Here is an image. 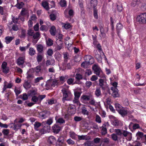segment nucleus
<instances>
[{
  "label": "nucleus",
  "instance_id": "1",
  "mask_svg": "<svg viewBox=\"0 0 146 146\" xmlns=\"http://www.w3.org/2000/svg\"><path fill=\"white\" fill-rule=\"evenodd\" d=\"M115 132L116 133V134L117 135L119 136L120 137H122L123 136L124 137H126L129 135L130 136V139L129 141H130L131 139V134L130 132H128L126 130H121L119 129H115Z\"/></svg>",
  "mask_w": 146,
  "mask_h": 146
},
{
  "label": "nucleus",
  "instance_id": "2",
  "mask_svg": "<svg viewBox=\"0 0 146 146\" xmlns=\"http://www.w3.org/2000/svg\"><path fill=\"white\" fill-rule=\"evenodd\" d=\"M61 91L63 94L62 101L63 103H64L66 100H70L72 96L71 92L65 88H63Z\"/></svg>",
  "mask_w": 146,
  "mask_h": 146
},
{
  "label": "nucleus",
  "instance_id": "3",
  "mask_svg": "<svg viewBox=\"0 0 146 146\" xmlns=\"http://www.w3.org/2000/svg\"><path fill=\"white\" fill-rule=\"evenodd\" d=\"M92 69L94 71V73L99 77L101 78L105 77L104 74L103 73L100 68L97 65H94L92 67Z\"/></svg>",
  "mask_w": 146,
  "mask_h": 146
},
{
  "label": "nucleus",
  "instance_id": "4",
  "mask_svg": "<svg viewBox=\"0 0 146 146\" xmlns=\"http://www.w3.org/2000/svg\"><path fill=\"white\" fill-rule=\"evenodd\" d=\"M136 20L139 23L146 24V13H142L138 15Z\"/></svg>",
  "mask_w": 146,
  "mask_h": 146
},
{
  "label": "nucleus",
  "instance_id": "5",
  "mask_svg": "<svg viewBox=\"0 0 146 146\" xmlns=\"http://www.w3.org/2000/svg\"><path fill=\"white\" fill-rule=\"evenodd\" d=\"M92 96V95L91 94H90L89 95H83L80 98V100L84 104H88V101L90 100Z\"/></svg>",
  "mask_w": 146,
  "mask_h": 146
},
{
  "label": "nucleus",
  "instance_id": "6",
  "mask_svg": "<svg viewBox=\"0 0 146 146\" xmlns=\"http://www.w3.org/2000/svg\"><path fill=\"white\" fill-rule=\"evenodd\" d=\"M110 89L112 92L111 96L113 98H115L120 96V95L119 94V90L117 88L111 87Z\"/></svg>",
  "mask_w": 146,
  "mask_h": 146
},
{
  "label": "nucleus",
  "instance_id": "7",
  "mask_svg": "<svg viewBox=\"0 0 146 146\" xmlns=\"http://www.w3.org/2000/svg\"><path fill=\"white\" fill-rule=\"evenodd\" d=\"M64 144V138L62 136L59 137L56 143V146H62Z\"/></svg>",
  "mask_w": 146,
  "mask_h": 146
},
{
  "label": "nucleus",
  "instance_id": "8",
  "mask_svg": "<svg viewBox=\"0 0 146 146\" xmlns=\"http://www.w3.org/2000/svg\"><path fill=\"white\" fill-rule=\"evenodd\" d=\"M58 15V13L57 11H53L49 15L50 19L52 21H54L56 19Z\"/></svg>",
  "mask_w": 146,
  "mask_h": 146
},
{
  "label": "nucleus",
  "instance_id": "9",
  "mask_svg": "<svg viewBox=\"0 0 146 146\" xmlns=\"http://www.w3.org/2000/svg\"><path fill=\"white\" fill-rule=\"evenodd\" d=\"M50 114V113L49 111L44 110L41 112H40L39 114L40 117L44 119L47 117Z\"/></svg>",
  "mask_w": 146,
  "mask_h": 146
},
{
  "label": "nucleus",
  "instance_id": "10",
  "mask_svg": "<svg viewBox=\"0 0 146 146\" xmlns=\"http://www.w3.org/2000/svg\"><path fill=\"white\" fill-rule=\"evenodd\" d=\"M84 60L90 63V64H92L94 62V58L91 55H86L84 58Z\"/></svg>",
  "mask_w": 146,
  "mask_h": 146
},
{
  "label": "nucleus",
  "instance_id": "11",
  "mask_svg": "<svg viewBox=\"0 0 146 146\" xmlns=\"http://www.w3.org/2000/svg\"><path fill=\"white\" fill-rule=\"evenodd\" d=\"M53 131L56 133H58L60 130V127L56 123L53 125L52 127Z\"/></svg>",
  "mask_w": 146,
  "mask_h": 146
},
{
  "label": "nucleus",
  "instance_id": "12",
  "mask_svg": "<svg viewBox=\"0 0 146 146\" xmlns=\"http://www.w3.org/2000/svg\"><path fill=\"white\" fill-rule=\"evenodd\" d=\"M33 42L36 43L39 38V37L40 36V33L38 32H36L34 34H33Z\"/></svg>",
  "mask_w": 146,
  "mask_h": 146
},
{
  "label": "nucleus",
  "instance_id": "13",
  "mask_svg": "<svg viewBox=\"0 0 146 146\" xmlns=\"http://www.w3.org/2000/svg\"><path fill=\"white\" fill-rule=\"evenodd\" d=\"M25 59V58L24 57H19L17 60V64L19 66L23 64L24 63Z\"/></svg>",
  "mask_w": 146,
  "mask_h": 146
},
{
  "label": "nucleus",
  "instance_id": "14",
  "mask_svg": "<svg viewBox=\"0 0 146 146\" xmlns=\"http://www.w3.org/2000/svg\"><path fill=\"white\" fill-rule=\"evenodd\" d=\"M94 52L95 54L94 56L95 58L97 59L98 62H101L102 61V59L101 54L98 53V52L97 50L95 51H94Z\"/></svg>",
  "mask_w": 146,
  "mask_h": 146
},
{
  "label": "nucleus",
  "instance_id": "15",
  "mask_svg": "<svg viewBox=\"0 0 146 146\" xmlns=\"http://www.w3.org/2000/svg\"><path fill=\"white\" fill-rule=\"evenodd\" d=\"M122 28L123 26L121 23H118L117 24L116 27L117 32L118 35L119 37H120L119 33L120 32V31Z\"/></svg>",
  "mask_w": 146,
  "mask_h": 146
},
{
  "label": "nucleus",
  "instance_id": "16",
  "mask_svg": "<svg viewBox=\"0 0 146 146\" xmlns=\"http://www.w3.org/2000/svg\"><path fill=\"white\" fill-rule=\"evenodd\" d=\"M106 125L105 124H103L102 126V129L101 133L102 135H105L107 133V129L105 127Z\"/></svg>",
  "mask_w": 146,
  "mask_h": 146
},
{
  "label": "nucleus",
  "instance_id": "17",
  "mask_svg": "<svg viewBox=\"0 0 146 146\" xmlns=\"http://www.w3.org/2000/svg\"><path fill=\"white\" fill-rule=\"evenodd\" d=\"M59 42L60 43L59 44H57L55 48V50H59L63 48L62 44L63 43L62 40H59Z\"/></svg>",
  "mask_w": 146,
  "mask_h": 146
},
{
  "label": "nucleus",
  "instance_id": "18",
  "mask_svg": "<svg viewBox=\"0 0 146 146\" xmlns=\"http://www.w3.org/2000/svg\"><path fill=\"white\" fill-rule=\"evenodd\" d=\"M44 58V55L42 54H41L39 53L37 54L36 59L37 62L39 63Z\"/></svg>",
  "mask_w": 146,
  "mask_h": 146
},
{
  "label": "nucleus",
  "instance_id": "19",
  "mask_svg": "<svg viewBox=\"0 0 146 146\" xmlns=\"http://www.w3.org/2000/svg\"><path fill=\"white\" fill-rule=\"evenodd\" d=\"M36 46L38 52L39 53H42L43 50V46L41 44H37Z\"/></svg>",
  "mask_w": 146,
  "mask_h": 146
},
{
  "label": "nucleus",
  "instance_id": "20",
  "mask_svg": "<svg viewBox=\"0 0 146 146\" xmlns=\"http://www.w3.org/2000/svg\"><path fill=\"white\" fill-rule=\"evenodd\" d=\"M42 6L46 10L48 11L49 9V7L48 3L46 1H44L42 2Z\"/></svg>",
  "mask_w": 146,
  "mask_h": 146
},
{
  "label": "nucleus",
  "instance_id": "21",
  "mask_svg": "<svg viewBox=\"0 0 146 146\" xmlns=\"http://www.w3.org/2000/svg\"><path fill=\"white\" fill-rule=\"evenodd\" d=\"M70 137L72 139L76 140H78V135L76 134L74 132H70Z\"/></svg>",
  "mask_w": 146,
  "mask_h": 146
},
{
  "label": "nucleus",
  "instance_id": "22",
  "mask_svg": "<svg viewBox=\"0 0 146 146\" xmlns=\"http://www.w3.org/2000/svg\"><path fill=\"white\" fill-rule=\"evenodd\" d=\"M14 38V36H7L5 38V42L7 44L10 43Z\"/></svg>",
  "mask_w": 146,
  "mask_h": 146
},
{
  "label": "nucleus",
  "instance_id": "23",
  "mask_svg": "<svg viewBox=\"0 0 146 146\" xmlns=\"http://www.w3.org/2000/svg\"><path fill=\"white\" fill-rule=\"evenodd\" d=\"M56 141V139L53 136H50L48 139V142L50 144H52Z\"/></svg>",
  "mask_w": 146,
  "mask_h": 146
},
{
  "label": "nucleus",
  "instance_id": "24",
  "mask_svg": "<svg viewBox=\"0 0 146 146\" xmlns=\"http://www.w3.org/2000/svg\"><path fill=\"white\" fill-rule=\"evenodd\" d=\"M56 29L55 26H53L50 28V32L51 35L52 36H55L56 34Z\"/></svg>",
  "mask_w": 146,
  "mask_h": 146
},
{
  "label": "nucleus",
  "instance_id": "25",
  "mask_svg": "<svg viewBox=\"0 0 146 146\" xmlns=\"http://www.w3.org/2000/svg\"><path fill=\"white\" fill-rule=\"evenodd\" d=\"M95 94L97 97H99L101 96L102 94L101 90L99 88H97L95 92Z\"/></svg>",
  "mask_w": 146,
  "mask_h": 146
},
{
  "label": "nucleus",
  "instance_id": "26",
  "mask_svg": "<svg viewBox=\"0 0 146 146\" xmlns=\"http://www.w3.org/2000/svg\"><path fill=\"white\" fill-rule=\"evenodd\" d=\"M97 0H91L90 1L91 6L94 9L96 8L95 7L97 5L98 3Z\"/></svg>",
  "mask_w": 146,
  "mask_h": 146
},
{
  "label": "nucleus",
  "instance_id": "27",
  "mask_svg": "<svg viewBox=\"0 0 146 146\" xmlns=\"http://www.w3.org/2000/svg\"><path fill=\"white\" fill-rule=\"evenodd\" d=\"M118 113L123 117L125 116L127 114V111L123 109H121L118 111Z\"/></svg>",
  "mask_w": 146,
  "mask_h": 146
},
{
  "label": "nucleus",
  "instance_id": "28",
  "mask_svg": "<svg viewBox=\"0 0 146 146\" xmlns=\"http://www.w3.org/2000/svg\"><path fill=\"white\" fill-rule=\"evenodd\" d=\"M23 86L26 89L29 88L31 86L30 82H29L28 81H25L23 84Z\"/></svg>",
  "mask_w": 146,
  "mask_h": 146
},
{
  "label": "nucleus",
  "instance_id": "29",
  "mask_svg": "<svg viewBox=\"0 0 146 146\" xmlns=\"http://www.w3.org/2000/svg\"><path fill=\"white\" fill-rule=\"evenodd\" d=\"M74 99L75 100H77L79 98L81 95V93L78 91H75L74 92Z\"/></svg>",
  "mask_w": 146,
  "mask_h": 146
},
{
  "label": "nucleus",
  "instance_id": "30",
  "mask_svg": "<svg viewBox=\"0 0 146 146\" xmlns=\"http://www.w3.org/2000/svg\"><path fill=\"white\" fill-rule=\"evenodd\" d=\"M34 125L35 129L38 131V128L41 126V124L38 121H36L35 122Z\"/></svg>",
  "mask_w": 146,
  "mask_h": 146
},
{
  "label": "nucleus",
  "instance_id": "31",
  "mask_svg": "<svg viewBox=\"0 0 146 146\" xmlns=\"http://www.w3.org/2000/svg\"><path fill=\"white\" fill-rule=\"evenodd\" d=\"M37 91V90H31L29 91L28 93V95L29 96H31L32 97L36 94Z\"/></svg>",
  "mask_w": 146,
  "mask_h": 146
},
{
  "label": "nucleus",
  "instance_id": "32",
  "mask_svg": "<svg viewBox=\"0 0 146 146\" xmlns=\"http://www.w3.org/2000/svg\"><path fill=\"white\" fill-rule=\"evenodd\" d=\"M54 57L56 60L59 61L61 60V55L58 52H56L54 54Z\"/></svg>",
  "mask_w": 146,
  "mask_h": 146
},
{
  "label": "nucleus",
  "instance_id": "33",
  "mask_svg": "<svg viewBox=\"0 0 146 146\" xmlns=\"http://www.w3.org/2000/svg\"><path fill=\"white\" fill-rule=\"evenodd\" d=\"M35 50L33 48H30L29 53L30 55L31 56L34 55L35 54Z\"/></svg>",
  "mask_w": 146,
  "mask_h": 146
},
{
  "label": "nucleus",
  "instance_id": "34",
  "mask_svg": "<svg viewBox=\"0 0 146 146\" xmlns=\"http://www.w3.org/2000/svg\"><path fill=\"white\" fill-rule=\"evenodd\" d=\"M67 79L68 80H67V82L69 85H73L76 83H77L76 82H75L73 83V82L74 81V78H70Z\"/></svg>",
  "mask_w": 146,
  "mask_h": 146
},
{
  "label": "nucleus",
  "instance_id": "35",
  "mask_svg": "<svg viewBox=\"0 0 146 146\" xmlns=\"http://www.w3.org/2000/svg\"><path fill=\"white\" fill-rule=\"evenodd\" d=\"M140 0H134L131 3V6L133 7H135L136 5L140 3Z\"/></svg>",
  "mask_w": 146,
  "mask_h": 146
},
{
  "label": "nucleus",
  "instance_id": "36",
  "mask_svg": "<svg viewBox=\"0 0 146 146\" xmlns=\"http://www.w3.org/2000/svg\"><path fill=\"white\" fill-rule=\"evenodd\" d=\"M90 64V63L86 61L83 62L81 64V67L84 68H86Z\"/></svg>",
  "mask_w": 146,
  "mask_h": 146
},
{
  "label": "nucleus",
  "instance_id": "37",
  "mask_svg": "<svg viewBox=\"0 0 146 146\" xmlns=\"http://www.w3.org/2000/svg\"><path fill=\"white\" fill-rule=\"evenodd\" d=\"M136 136L137 137V139L139 140L140 138H142L143 136V133L142 132L138 131L136 134Z\"/></svg>",
  "mask_w": 146,
  "mask_h": 146
},
{
  "label": "nucleus",
  "instance_id": "38",
  "mask_svg": "<svg viewBox=\"0 0 146 146\" xmlns=\"http://www.w3.org/2000/svg\"><path fill=\"white\" fill-rule=\"evenodd\" d=\"M82 113L84 115H88L89 114V112L86 109L85 107H83L82 109Z\"/></svg>",
  "mask_w": 146,
  "mask_h": 146
},
{
  "label": "nucleus",
  "instance_id": "39",
  "mask_svg": "<svg viewBox=\"0 0 146 146\" xmlns=\"http://www.w3.org/2000/svg\"><path fill=\"white\" fill-rule=\"evenodd\" d=\"M60 5L62 7L66 6V3L65 0H61L59 3Z\"/></svg>",
  "mask_w": 146,
  "mask_h": 146
},
{
  "label": "nucleus",
  "instance_id": "40",
  "mask_svg": "<svg viewBox=\"0 0 146 146\" xmlns=\"http://www.w3.org/2000/svg\"><path fill=\"white\" fill-rule=\"evenodd\" d=\"M89 101L88 104H90V105L94 106H95L96 105L95 101L94 99L93 98V97L91 98Z\"/></svg>",
  "mask_w": 146,
  "mask_h": 146
},
{
  "label": "nucleus",
  "instance_id": "41",
  "mask_svg": "<svg viewBox=\"0 0 146 146\" xmlns=\"http://www.w3.org/2000/svg\"><path fill=\"white\" fill-rule=\"evenodd\" d=\"M58 85V82L57 80H56L52 79V81L51 84V86L55 87V86H57Z\"/></svg>",
  "mask_w": 146,
  "mask_h": 146
},
{
  "label": "nucleus",
  "instance_id": "42",
  "mask_svg": "<svg viewBox=\"0 0 146 146\" xmlns=\"http://www.w3.org/2000/svg\"><path fill=\"white\" fill-rule=\"evenodd\" d=\"M31 100L35 104L38 102V98L35 96H33L32 97Z\"/></svg>",
  "mask_w": 146,
  "mask_h": 146
},
{
  "label": "nucleus",
  "instance_id": "43",
  "mask_svg": "<svg viewBox=\"0 0 146 146\" xmlns=\"http://www.w3.org/2000/svg\"><path fill=\"white\" fill-rule=\"evenodd\" d=\"M28 13L27 11L25 8H23L20 14L22 16H25Z\"/></svg>",
  "mask_w": 146,
  "mask_h": 146
},
{
  "label": "nucleus",
  "instance_id": "44",
  "mask_svg": "<svg viewBox=\"0 0 146 146\" xmlns=\"http://www.w3.org/2000/svg\"><path fill=\"white\" fill-rule=\"evenodd\" d=\"M68 77L67 76H61L60 78V80L61 82H64L66 80H67Z\"/></svg>",
  "mask_w": 146,
  "mask_h": 146
},
{
  "label": "nucleus",
  "instance_id": "45",
  "mask_svg": "<svg viewBox=\"0 0 146 146\" xmlns=\"http://www.w3.org/2000/svg\"><path fill=\"white\" fill-rule=\"evenodd\" d=\"M115 107L116 110L118 111L122 108V106L118 103H116L115 104Z\"/></svg>",
  "mask_w": 146,
  "mask_h": 146
},
{
  "label": "nucleus",
  "instance_id": "46",
  "mask_svg": "<svg viewBox=\"0 0 146 146\" xmlns=\"http://www.w3.org/2000/svg\"><path fill=\"white\" fill-rule=\"evenodd\" d=\"M56 123L61 124L65 123V120L62 118H58L56 121Z\"/></svg>",
  "mask_w": 146,
  "mask_h": 146
},
{
  "label": "nucleus",
  "instance_id": "47",
  "mask_svg": "<svg viewBox=\"0 0 146 146\" xmlns=\"http://www.w3.org/2000/svg\"><path fill=\"white\" fill-rule=\"evenodd\" d=\"M111 138L114 141H116L117 140L118 137L117 135L115 133H113L111 135Z\"/></svg>",
  "mask_w": 146,
  "mask_h": 146
},
{
  "label": "nucleus",
  "instance_id": "48",
  "mask_svg": "<svg viewBox=\"0 0 146 146\" xmlns=\"http://www.w3.org/2000/svg\"><path fill=\"white\" fill-rule=\"evenodd\" d=\"M94 18L97 19L98 17V12L97 9L96 8L94 9Z\"/></svg>",
  "mask_w": 146,
  "mask_h": 146
},
{
  "label": "nucleus",
  "instance_id": "49",
  "mask_svg": "<svg viewBox=\"0 0 146 146\" xmlns=\"http://www.w3.org/2000/svg\"><path fill=\"white\" fill-rule=\"evenodd\" d=\"M86 136L82 135L81 136L78 135V140H87V139L86 137Z\"/></svg>",
  "mask_w": 146,
  "mask_h": 146
},
{
  "label": "nucleus",
  "instance_id": "50",
  "mask_svg": "<svg viewBox=\"0 0 146 146\" xmlns=\"http://www.w3.org/2000/svg\"><path fill=\"white\" fill-rule=\"evenodd\" d=\"M34 31L31 29H29L27 31V35L29 36H31L34 34Z\"/></svg>",
  "mask_w": 146,
  "mask_h": 146
},
{
  "label": "nucleus",
  "instance_id": "51",
  "mask_svg": "<svg viewBox=\"0 0 146 146\" xmlns=\"http://www.w3.org/2000/svg\"><path fill=\"white\" fill-rule=\"evenodd\" d=\"M75 78L77 80H79L82 79L83 77L82 75L76 73V74Z\"/></svg>",
  "mask_w": 146,
  "mask_h": 146
},
{
  "label": "nucleus",
  "instance_id": "52",
  "mask_svg": "<svg viewBox=\"0 0 146 146\" xmlns=\"http://www.w3.org/2000/svg\"><path fill=\"white\" fill-rule=\"evenodd\" d=\"M101 142L106 144H108L109 143V139L108 138H105L102 139Z\"/></svg>",
  "mask_w": 146,
  "mask_h": 146
},
{
  "label": "nucleus",
  "instance_id": "53",
  "mask_svg": "<svg viewBox=\"0 0 146 146\" xmlns=\"http://www.w3.org/2000/svg\"><path fill=\"white\" fill-rule=\"evenodd\" d=\"M78 4L81 10L83 11L84 10V6L82 0H79Z\"/></svg>",
  "mask_w": 146,
  "mask_h": 146
},
{
  "label": "nucleus",
  "instance_id": "54",
  "mask_svg": "<svg viewBox=\"0 0 146 146\" xmlns=\"http://www.w3.org/2000/svg\"><path fill=\"white\" fill-rule=\"evenodd\" d=\"M132 127L133 129L134 130L140 128V127L139 124L137 123L133 124L132 126Z\"/></svg>",
  "mask_w": 146,
  "mask_h": 146
},
{
  "label": "nucleus",
  "instance_id": "55",
  "mask_svg": "<svg viewBox=\"0 0 146 146\" xmlns=\"http://www.w3.org/2000/svg\"><path fill=\"white\" fill-rule=\"evenodd\" d=\"M66 142L69 145H73L75 143V142L70 138L67 140Z\"/></svg>",
  "mask_w": 146,
  "mask_h": 146
},
{
  "label": "nucleus",
  "instance_id": "56",
  "mask_svg": "<svg viewBox=\"0 0 146 146\" xmlns=\"http://www.w3.org/2000/svg\"><path fill=\"white\" fill-rule=\"evenodd\" d=\"M46 44L48 45L51 46L53 44V41L51 39L49 38L46 41Z\"/></svg>",
  "mask_w": 146,
  "mask_h": 146
},
{
  "label": "nucleus",
  "instance_id": "57",
  "mask_svg": "<svg viewBox=\"0 0 146 146\" xmlns=\"http://www.w3.org/2000/svg\"><path fill=\"white\" fill-rule=\"evenodd\" d=\"M52 79H50L47 80L46 82V86H51Z\"/></svg>",
  "mask_w": 146,
  "mask_h": 146
},
{
  "label": "nucleus",
  "instance_id": "58",
  "mask_svg": "<svg viewBox=\"0 0 146 146\" xmlns=\"http://www.w3.org/2000/svg\"><path fill=\"white\" fill-rule=\"evenodd\" d=\"M26 30L25 29H22L21 33V34L20 36L21 38H24L25 36Z\"/></svg>",
  "mask_w": 146,
  "mask_h": 146
},
{
  "label": "nucleus",
  "instance_id": "59",
  "mask_svg": "<svg viewBox=\"0 0 146 146\" xmlns=\"http://www.w3.org/2000/svg\"><path fill=\"white\" fill-rule=\"evenodd\" d=\"M35 71L36 73L38 74L39 72L41 70V66L40 65L37 66L35 68Z\"/></svg>",
  "mask_w": 146,
  "mask_h": 146
},
{
  "label": "nucleus",
  "instance_id": "60",
  "mask_svg": "<svg viewBox=\"0 0 146 146\" xmlns=\"http://www.w3.org/2000/svg\"><path fill=\"white\" fill-rule=\"evenodd\" d=\"M14 91L15 92L16 95L17 96L21 92L19 89L17 88L16 87H15Z\"/></svg>",
  "mask_w": 146,
  "mask_h": 146
},
{
  "label": "nucleus",
  "instance_id": "61",
  "mask_svg": "<svg viewBox=\"0 0 146 146\" xmlns=\"http://www.w3.org/2000/svg\"><path fill=\"white\" fill-rule=\"evenodd\" d=\"M47 54L50 56H52L53 53V51L52 49L50 48L49 49L47 52Z\"/></svg>",
  "mask_w": 146,
  "mask_h": 146
},
{
  "label": "nucleus",
  "instance_id": "62",
  "mask_svg": "<svg viewBox=\"0 0 146 146\" xmlns=\"http://www.w3.org/2000/svg\"><path fill=\"white\" fill-rule=\"evenodd\" d=\"M40 29L41 31H46L48 30V28L47 26L45 25H42L40 27Z\"/></svg>",
  "mask_w": 146,
  "mask_h": 146
},
{
  "label": "nucleus",
  "instance_id": "63",
  "mask_svg": "<svg viewBox=\"0 0 146 146\" xmlns=\"http://www.w3.org/2000/svg\"><path fill=\"white\" fill-rule=\"evenodd\" d=\"M96 121L99 123H100L101 122V118L99 115H96Z\"/></svg>",
  "mask_w": 146,
  "mask_h": 146
},
{
  "label": "nucleus",
  "instance_id": "64",
  "mask_svg": "<svg viewBox=\"0 0 146 146\" xmlns=\"http://www.w3.org/2000/svg\"><path fill=\"white\" fill-rule=\"evenodd\" d=\"M53 122L52 118H50L48 119L46 121V124H47L49 125L51 124Z\"/></svg>",
  "mask_w": 146,
  "mask_h": 146
}]
</instances>
